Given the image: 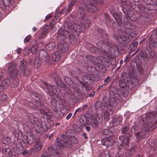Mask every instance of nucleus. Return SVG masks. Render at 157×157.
I'll return each mask as SVG.
<instances>
[{
    "instance_id": "f257e3e1",
    "label": "nucleus",
    "mask_w": 157,
    "mask_h": 157,
    "mask_svg": "<svg viewBox=\"0 0 157 157\" xmlns=\"http://www.w3.org/2000/svg\"><path fill=\"white\" fill-rule=\"evenodd\" d=\"M64 30H58L59 33L57 37L58 41L61 42H63L66 38L74 40L82 31L81 26L73 22H71L69 25L67 24H64Z\"/></svg>"
},
{
    "instance_id": "f03ea898",
    "label": "nucleus",
    "mask_w": 157,
    "mask_h": 157,
    "mask_svg": "<svg viewBox=\"0 0 157 157\" xmlns=\"http://www.w3.org/2000/svg\"><path fill=\"white\" fill-rule=\"evenodd\" d=\"M15 63H11L9 64L8 68V72L12 78L11 79V86L14 87H16L19 83L18 79L16 78L18 75V71L17 69L15 68Z\"/></svg>"
},
{
    "instance_id": "7ed1b4c3",
    "label": "nucleus",
    "mask_w": 157,
    "mask_h": 157,
    "mask_svg": "<svg viewBox=\"0 0 157 157\" xmlns=\"http://www.w3.org/2000/svg\"><path fill=\"white\" fill-rule=\"evenodd\" d=\"M101 117L100 115L96 114L93 117L92 126L95 128L98 126V124L101 123L103 120V118L106 121L109 119V113L107 111H104L101 113Z\"/></svg>"
},
{
    "instance_id": "20e7f679",
    "label": "nucleus",
    "mask_w": 157,
    "mask_h": 157,
    "mask_svg": "<svg viewBox=\"0 0 157 157\" xmlns=\"http://www.w3.org/2000/svg\"><path fill=\"white\" fill-rule=\"evenodd\" d=\"M97 47H94L93 46L90 47V51L92 52L98 51L106 56L110 55L109 47L105 43H97Z\"/></svg>"
},
{
    "instance_id": "39448f33",
    "label": "nucleus",
    "mask_w": 157,
    "mask_h": 157,
    "mask_svg": "<svg viewBox=\"0 0 157 157\" xmlns=\"http://www.w3.org/2000/svg\"><path fill=\"white\" fill-rule=\"evenodd\" d=\"M43 84L46 87L44 90L51 97L53 96L54 94L57 96L59 95L61 91L59 88V87L55 88L54 86L49 85L45 82H44Z\"/></svg>"
},
{
    "instance_id": "423d86ee",
    "label": "nucleus",
    "mask_w": 157,
    "mask_h": 157,
    "mask_svg": "<svg viewBox=\"0 0 157 157\" xmlns=\"http://www.w3.org/2000/svg\"><path fill=\"white\" fill-rule=\"evenodd\" d=\"M56 145H54V147H50L49 148L55 149L56 151H55L54 152L56 154H59L61 152L59 150L62 149L64 146L68 147V145L67 144V141L64 142L63 140L61 139H56Z\"/></svg>"
},
{
    "instance_id": "0eeeda50",
    "label": "nucleus",
    "mask_w": 157,
    "mask_h": 157,
    "mask_svg": "<svg viewBox=\"0 0 157 157\" xmlns=\"http://www.w3.org/2000/svg\"><path fill=\"white\" fill-rule=\"evenodd\" d=\"M82 5L84 7H87V10L90 12H94L98 10V8L94 5V2L92 0H83Z\"/></svg>"
},
{
    "instance_id": "6e6552de",
    "label": "nucleus",
    "mask_w": 157,
    "mask_h": 157,
    "mask_svg": "<svg viewBox=\"0 0 157 157\" xmlns=\"http://www.w3.org/2000/svg\"><path fill=\"white\" fill-rule=\"evenodd\" d=\"M26 62L25 60H22L20 62L19 72L21 74L28 76L30 74L29 70L25 69Z\"/></svg>"
},
{
    "instance_id": "1a4fd4ad",
    "label": "nucleus",
    "mask_w": 157,
    "mask_h": 157,
    "mask_svg": "<svg viewBox=\"0 0 157 157\" xmlns=\"http://www.w3.org/2000/svg\"><path fill=\"white\" fill-rule=\"evenodd\" d=\"M57 47L58 49L61 52H65L68 50V45L67 43H64L63 44L59 43L58 44Z\"/></svg>"
},
{
    "instance_id": "9d476101",
    "label": "nucleus",
    "mask_w": 157,
    "mask_h": 157,
    "mask_svg": "<svg viewBox=\"0 0 157 157\" xmlns=\"http://www.w3.org/2000/svg\"><path fill=\"white\" fill-rule=\"evenodd\" d=\"M39 56L40 58L43 59H44V61L46 62L48 61L50 59V56L48 55L47 53L44 50H40V52Z\"/></svg>"
},
{
    "instance_id": "9b49d317",
    "label": "nucleus",
    "mask_w": 157,
    "mask_h": 157,
    "mask_svg": "<svg viewBox=\"0 0 157 157\" xmlns=\"http://www.w3.org/2000/svg\"><path fill=\"white\" fill-rule=\"evenodd\" d=\"M64 80L66 83L69 85L71 88L74 89H76L78 88L77 86L73 82L72 80H71L69 77H65L64 78Z\"/></svg>"
},
{
    "instance_id": "f8f14e48",
    "label": "nucleus",
    "mask_w": 157,
    "mask_h": 157,
    "mask_svg": "<svg viewBox=\"0 0 157 157\" xmlns=\"http://www.w3.org/2000/svg\"><path fill=\"white\" fill-rule=\"evenodd\" d=\"M93 119L92 120L90 118H86V117H83L80 120V122L82 124V126H85L86 124H91L92 125Z\"/></svg>"
},
{
    "instance_id": "ddd939ff",
    "label": "nucleus",
    "mask_w": 157,
    "mask_h": 157,
    "mask_svg": "<svg viewBox=\"0 0 157 157\" xmlns=\"http://www.w3.org/2000/svg\"><path fill=\"white\" fill-rule=\"evenodd\" d=\"M11 4L10 0H0V8L4 10L6 6H9Z\"/></svg>"
},
{
    "instance_id": "4468645a",
    "label": "nucleus",
    "mask_w": 157,
    "mask_h": 157,
    "mask_svg": "<svg viewBox=\"0 0 157 157\" xmlns=\"http://www.w3.org/2000/svg\"><path fill=\"white\" fill-rule=\"evenodd\" d=\"M82 6H80L78 8V16L79 15V17L81 19H83L85 16V10L83 8V6L84 7V6H83L82 5ZM84 7L85 8V7Z\"/></svg>"
},
{
    "instance_id": "2eb2a0df",
    "label": "nucleus",
    "mask_w": 157,
    "mask_h": 157,
    "mask_svg": "<svg viewBox=\"0 0 157 157\" xmlns=\"http://www.w3.org/2000/svg\"><path fill=\"white\" fill-rule=\"evenodd\" d=\"M80 23L82 26L85 28H88L90 24V21L87 19H82L80 21Z\"/></svg>"
},
{
    "instance_id": "dca6fc26",
    "label": "nucleus",
    "mask_w": 157,
    "mask_h": 157,
    "mask_svg": "<svg viewBox=\"0 0 157 157\" xmlns=\"http://www.w3.org/2000/svg\"><path fill=\"white\" fill-rule=\"evenodd\" d=\"M55 46L56 44L54 42H51L46 45L45 48L48 51H52L54 49Z\"/></svg>"
},
{
    "instance_id": "f3484780",
    "label": "nucleus",
    "mask_w": 157,
    "mask_h": 157,
    "mask_svg": "<svg viewBox=\"0 0 157 157\" xmlns=\"http://www.w3.org/2000/svg\"><path fill=\"white\" fill-rule=\"evenodd\" d=\"M92 76L90 74H87L82 77V79L86 83H88L91 79Z\"/></svg>"
},
{
    "instance_id": "a211bd4d",
    "label": "nucleus",
    "mask_w": 157,
    "mask_h": 157,
    "mask_svg": "<svg viewBox=\"0 0 157 157\" xmlns=\"http://www.w3.org/2000/svg\"><path fill=\"white\" fill-rule=\"evenodd\" d=\"M54 81L58 86L62 88L64 87L65 85L64 83L60 81L58 77H55L54 78Z\"/></svg>"
},
{
    "instance_id": "6ab92c4d",
    "label": "nucleus",
    "mask_w": 157,
    "mask_h": 157,
    "mask_svg": "<svg viewBox=\"0 0 157 157\" xmlns=\"http://www.w3.org/2000/svg\"><path fill=\"white\" fill-rule=\"evenodd\" d=\"M101 142L103 145L105 146L106 147L111 144V142L109 139L105 137L101 140Z\"/></svg>"
},
{
    "instance_id": "aec40b11",
    "label": "nucleus",
    "mask_w": 157,
    "mask_h": 157,
    "mask_svg": "<svg viewBox=\"0 0 157 157\" xmlns=\"http://www.w3.org/2000/svg\"><path fill=\"white\" fill-rule=\"evenodd\" d=\"M121 120V119L120 117L114 118L111 121L113 125V126L117 125L119 124Z\"/></svg>"
},
{
    "instance_id": "412c9836",
    "label": "nucleus",
    "mask_w": 157,
    "mask_h": 157,
    "mask_svg": "<svg viewBox=\"0 0 157 157\" xmlns=\"http://www.w3.org/2000/svg\"><path fill=\"white\" fill-rule=\"evenodd\" d=\"M52 57L53 61H57L59 59L60 56L59 53L57 52H56L52 54Z\"/></svg>"
},
{
    "instance_id": "4be33fe9",
    "label": "nucleus",
    "mask_w": 157,
    "mask_h": 157,
    "mask_svg": "<svg viewBox=\"0 0 157 157\" xmlns=\"http://www.w3.org/2000/svg\"><path fill=\"white\" fill-rule=\"evenodd\" d=\"M119 139L123 144H127L128 143L129 138L124 136H121L119 137Z\"/></svg>"
},
{
    "instance_id": "5701e85b",
    "label": "nucleus",
    "mask_w": 157,
    "mask_h": 157,
    "mask_svg": "<svg viewBox=\"0 0 157 157\" xmlns=\"http://www.w3.org/2000/svg\"><path fill=\"white\" fill-rule=\"evenodd\" d=\"M42 147V145L40 142H36L34 147V151L36 152L40 151Z\"/></svg>"
},
{
    "instance_id": "b1692460",
    "label": "nucleus",
    "mask_w": 157,
    "mask_h": 157,
    "mask_svg": "<svg viewBox=\"0 0 157 157\" xmlns=\"http://www.w3.org/2000/svg\"><path fill=\"white\" fill-rule=\"evenodd\" d=\"M48 27H42V32L41 35L39 36L40 39L44 38L46 34L47 33Z\"/></svg>"
},
{
    "instance_id": "393cba45",
    "label": "nucleus",
    "mask_w": 157,
    "mask_h": 157,
    "mask_svg": "<svg viewBox=\"0 0 157 157\" xmlns=\"http://www.w3.org/2000/svg\"><path fill=\"white\" fill-rule=\"evenodd\" d=\"M41 65V61L39 58L36 57L34 62V66L36 68H38Z\"/></svg>"
},
{
    "instance_id": "a878e982",
    "label": "nucleus",
    "mask_w": 157,
    "mask_h": 157,
    "mask_svg": "<svg viewBox=\"0 0 157 157\" xmlns=\"http://www.w3.org/2000/svg\"><path fill=\"white\" fill-rule=\"evenodd\" d=\"M128 31L129 29H126V32L123 31H120L119 32V33L121 35L120 37H121V39H122L121 37L124 38L126 37L127 36H128Z\"/></svg>"
},
{
    "instance_id": "bb28decb",
    "label": "nucleus",
    "mask_w": 157,
    "mask_h": 157,
    "mask_svg": "<svg viewBox=\"0 0 157 157\" xmlns=\"http://www.w3.org/2000/svg\"><path fill=\"white\" fill-rule=\"evenodd\" d=\"M136 147L134 144H132L126 147L127 150L130 151L131 153H132L135 151Z\"/></svg>"
},
{
    "instance_id": "cd10ccee",
    "label": "nucleus",
    "mask_w": 157,
    "mask_h": 157,
    "mask_svg": "<svg viewBox=\"0 0 157 157\" xmlns=\"http://www.w3.org/2000/svg\"><path fill=\"white\" fill-rule=\"evenodd\" d=\"M86 58L88 60L90 61L95 63H96L95 62V61L97 60V59L96 57H95L92 56L88 55L86 56Z\"/></svg>"
},
{
    "instance_id": "c85d7f7f",
    "label": "nucleus",
    "mask_w": 157,
    "mask_h": 157,
    "mask_svg": "<svg viewBox=\"0 0 157 157\" xmlns=\"http://www.w3.org/2000/svg\"><path fill=\"white\" fill-rule=\"evenodd\" d=\"M2 141L3 143L5 144H9L11 142V139L8 137H5L2 139Z\"/></svg>"
},
{
    "instance_id": "c756f323",
    "label": "nucleus",
    "mask_w": 157,
    "mask_h": 157,
    "mask_svg": "<svg viewBox=\"0 0 157 157\" xmlns=\"http://www.w3.org/2000/svg\"><path fill=\"white\" fill-rule=\"evenodd\" d=\"M75 0H72L71 3H70L68 5V7L67 9V10L68 12H70L71 11L72 7L74 5L75 2Z\"/></svg>"
},
{
    "instance_id": "7c9ffc66",
    "label": "nucleus",
    "mask_w": 157,
    "mask_h": 157,
    "mask_svg": "<svg viewBox=\"0 0 157 157\" xmlns=\"http://www.w3.org/2000/svg\"><path fill=\"white\" fill-rule=\"evenodd\" d=\"M10 82L9 78H7L4 79L2 82V85L3 86H6L9 85Z\"/></svg>"
},
{
    "instance_id": "2f4dec72",
    "label": "nucleus",
    "mask_w": 157,
    "mask_h": 157,
    "mask_svg": "<svg viewBox=\"0 0 157 157\" xmlns=\"http://www.w3.org/2000/svg\"><path fill=\"white\" fill-rule=\"evenodd\" d=\"M138 33V32L136 31H132L131 30L129 29L128 35L131 36V37H135Z\"/></svg>"
},
{
    "instance_id": "473e14b6",
    "label": "nucleus",
    "mask_w": 157,
    "mask_h": 157,
    "mask_svg": "<svg viewBox=\"0 0 157 157\" xmlns=\"http://www.w3.org/2000/svg\"><path fill=\"white\" fill-rule=\"evenodd\" d=\"M21 140H23V143L25 144H27L30 143V142L28 139V138L26 136L24 135V136H22Z\"/></svg>"
},
{
    "instance_id": "72a5a7b5",
    "label": "nucleus",
    "mask_w": 157,
    "mask_h": 157,
    "mask_svg": "<svg viewBox=\"0 0 157 157\" xmlns=\"http://www.w3.org/2000/svg\"><path fill=\"white\" fill-rule=\"evenodd\" d=\"M38 48V46L37 45H33L31 48V52L32 53L34 54L36 53Z\"/></svg>"
},
{
    "instance_id": "f704fd0d",
    "label": "nucleus",
    "mask_w": 157,
    "mask_h": 157,
    "mask_svg": "<svg viewBox=\"0 0 157 157\" xmlns=\"http://www.w3.org/2000/svg\"><path fill=\"white\" fill-rule=\"evenodd\" d=\"M107 108L108 111L112 112L114 109V107L111 104H108L107 105Z\"/></svg>"
},
{
    "instance_id": "c9c22d12",
    "label": "nucleus",
    "mask_w": 157,
    "mask_h": 157,
    "mask_svg": "<svg viewBox=\"0 0 157 157\" xmlns=\"http://www.w3.org/2000/svg\"><path fill=\"white\" fill-rule=\"evenodd\" d=\"M68 12L67 11V8L65 7L62 9L60 12V13L61 15L63 14L64 15H65L67 14Z\"/></svg>"
},
{
    "instance_id": "e433bc0d",
    "label": "nucleus",
    "mask_w": 157,
    "mask_h": 157,
    "mask_svg": "<svg viewBox=\"0 0 157 157\" xmlns=\"http://www.w3.org/2000/svg\"><path fill=\"white\" fill-rule=\"evenodd\" d=\"M111 133L110 131L108 129H105L102 132V133L104 135H110V134L109 133Z\"/></svg>"
},
{
    "instance_id": "4c0bfd02",
    "label": "nucleus",
    "mask_w": 157,
    "mask_h": 157,
    "mask_svg": "<svg viewBox=\"0 0 157 157\" xmlns=\"http://www.w3.org/2000/svg\"><path fill=\"white\" fill-rule=\"evenodd\" d=\"M13 133L15 137L17 139L19 136L18 131L15 130L13 131Z\"/></svg>"
},
{
    "instance_id": "58836bf2",
    "label": "nucleus",
    "mask_w": 157,
    "mask_h": 157,
    "mask_svg": "<svg viewBox=\"0 0 157 157\" xmlns=\"http://www.w3.org/2000/svg\"><path fill=\"white\" fill-rule=\"evenodd\" d=\"M31 38V36L30 35H28L24 39V42L25 43H28L29 42Z\"/></svg>"
},
{
    "instance_id": "ea45409f",
    "label": "nucleus",
    "mask_w": 157,
    "mask_h": 157,
    "mask_svg": "<svg viewBox=\"0 0 157 157\" xmlns=\"http://www.w3.org/2000/svg\"><path fill=\"white\" fill-rule=\"evenodd\" d=\"M8 98L7 95L3 94L2 95L1 97V100L2 101H6Z\"/></svg>"
},
{
    "instance_id": "a19ab883",
    "label": "nucleus",
    "mask_w": 157,
    "mask_h": 157,
    "mask_svg": "<svg viewBox=\"0 0 157 157\" xmlns=\"http://www.w3.org/2000/svg\"><path fill=\"white\" fill-rule=\"evenodd\" d=\"M6 151V153L8 154V155L10 157H13V156L12 154V152L10 150V149H7V150Z\"/></svg>"
},
{
    "instance_id": "79ce46f5",
    "label": "nucleus",
    "mask_w": 157,
    "mask_h": 157,
    "mask_svg": "<svg viewBox=\"0 0 157 157\" xmlns=\"http://www.w3.org/2000/svg\"><path fill=\"white\" fill-rule=\"evenodd\" d=\"M51 105L55 108H56V107L57 106V105L56 101V100L54 99H53L51 101Z\"/></svg>"
},
{
    "instance_id": "37998d69",
    "label": "nucleus",
    "mask_w": 157,
    "mask_h": 157,
    "mask_svg": "<svg viewBox=\"0 0 157 157\" xmlns=\"http://www.w3.org/2000/svg\"><path fill=\"white\" fill-rule=\"evenodd\" d=\"M128 129V127L127 126L124 127L122 129L121 132L123 134L126 133Z\"/></svg>"
},
{
    "instance_id": "c03bdc74",
    "label": "nucleus",
    "mask_w": 157,
    "mask_h": 157,
    "mask_svg": "<svg viewBox=\"0 0 157 157\" xmlns=\"http://www.w3.org/2000/svg\"><path fill=\"white\" fill-rule=\"evenodd\" d=\"M92 1H93L94 2V1H95L96 3L100 5L101 4L104 3L103 0H92Z\"/></svg>"
},
{
    "instance_id": "a18cd8bd",
    "label": "nucleus",
    "mask_w": 157,
    "mask_h": 157,
    "mask_svg": "<svg viewBox=\"0 0 157 157\" xmlns=\"http://www.w3.org/2000/svg\"><path fill=\"white\" fill-rule=\"evenodd\" d=\"M110 77L107 76L106 79L104 80V82L105 84H107L110 81L109 80Z\"/></svg>"
},
{
    "instance_id": "49530a36",
    "label": "nucleus",
    "mask_w": 157,
    "mask_h": 157,
    "mask_svg": "<svg viewBox=\"0 0 157 157\" xmlns=\"http://www.w3.org/2000/svg\"><path fill=\"white\" fill-rule=\"evenodd\" d=\"M151 147H156L157 148V141L156 140H155L154 142L153 143H152L151 145Z\"/></svg>"
},
{
    "instance_id": "de8ad7c7",
    "label": "nucleus",
    "mask_w": 157,
    "mask_h": 157,
    "mask_svg": "<svg viewBox=\"0 0 157 157\" xmlns=\"http://www.w3.org/2000/svg\"><path fill=\"white\" fill-rule=\"evenodd\" d=\"M150 44L152 46H154L155 47H157V42H152V41H150Z\"/></svg>"
},
{
    "instance_id": "09e8293b",
    "label": "nucleus",
    "mask_w": 157,
    "mask_h": 157,
    "mask_svg": "<svg viewBox=\"0 0 157 157\" xmlns=\"http://www.w3.org/2000/svg\"><path fill=\"white\" fill-rule=\"evenodd\" d=\"M151 123H150L148 124L147 125V129H148V130L149 131H152L153 130V128H151Z\"/></svg>"
},
{
    "instance_id": "8fccbe9b",
    "label": "nucleus",
    "mask_w": 157,
    "mask_h": 157,
    "mask_svg": "<svg viewBox=\"0 0 157 157\" xmlns=\"http://www.w3.org/2000/svg\"><path fill=\"white\" fill-rule=\"evenodd\" d=\"M72 113H69L68 115L66 117V119L67 120H69L71 118V117L72 116Z\"/></svg>"
},
{
    "instance_id": "3c124183",
    "label": "nucleus",
    "mask_w": 157,
    "mask_h": 157,
    "mask_svg": "<svg viewBox=\"0 0 157 157\" xmlns=\"http://www.w3.org/2000/svg\"><path fill=\"white\" fill-rule=\"evenodd\" d=\"M85 129L87 131H90L91 130V128L90 126H86L85 127Z\"/></svg>"
},
{
    "instance_id": "603ef678",
    "label": "nucleus",
    "mask_w": 157,
    "mask_h": 157,
    "mask_svg": "<svg viewBox=\"0 0 157 157\" xmlns=\"http://www.w3.org/2000/svg\"><path fill=\"white\" fill-rule=\"evenodd\" d=\"M4 86L2 85H0V92H2L3 90Z\"/></svg>"
},
{
    "instance_id": "864d4df0",
    "label": "nucleus",
    "mask_w": 157,
    "mask_h": 157,
    "mask_svg": "<svg viewBox=\"0 0 157 157\" xmlns=\"http://www.w3.org/2000/svg\"><path fill=\"white\" fill-rule=\"evenodd\" d=\"M142 133L140 132H137L136 133V138L139 137L140 135H142Z\"/></svg>"
},
{
    "instance_id": "5fc2aeb1",
    "label": "nucleus",
    "mask_w": 157,
    "mask_h": 157,
    "mask_svg": "<svg viewBox=\"0 0 157 157\" xmlns=\"http://www.w3.org/2000/svg\"><path fill=\"white\" fill-rule=\"evenodd\" d=\"M51 17V15L50 14H48L45 17V19L46 20H48Z\"/></svg>"
},
{
    "instance_id": "6e6d98bb",
    "label": "nucleus",
    "mask_w": 157,
    "mask_h": 157,
    "mask_svg": "<svg viewBox=\"0 0 157 157\" xmlns=\"http://www.w3.org/2000/svg\"><path fill=\"white\" fill-rule=\"evenodd\" d=\"M82 136L83 137L84 139H87L88 137L86 136V134L85 133H83L82 134Z\"/></svg>"
},
{
    "instance_id": "4d7b16f0",
    "label": "nucleus",
    "mask_w": 157,
    "mask_h": 157,
    "mask_svg": "<svg viewBox=\"0 0 157 157\" xmlns=\"http://www.w3.org/2000/svg\"><path fill=\"white\" fill-rule=\"evenodd\" d=\"M21 50V48H18L16 50L18 54H19Z\"/></svg>"
},
{
    "instance_id": "13d9d810",
    "label": "nucleus",
    "mask_w": 157,
    "mask_h": 157,
    "mask_svg": "<svg viewBox=\"0 0 157 157\" xmlns=\"http://www.w3.org/2000/svg\"><path fill=\"white\" fill-rule=\"evenodd\" d=\"M55 24V22L54 21H53L52 22H51L50 24V25L51 27H53L54 26V25Z\"/></svg>"
},
{
    "instance_id": "bf43d9fd",
    "label": "nucleus",
    "mask_w": 157,
    "mask_h": 157,
    "mask_svg": "<svg viewBox=\"0 0 157 157\" xmlns=\"http://www.w3.org/2000/svg\"><path fill=\"white\" fill-rule=\"evenodd\" d=\"M87 107V105H83L82 107H81L82 110L83 111L86 109Z\"/></svg>"
},
{
    "instance_id": "052dcab7",
    "label": "nucleus",
    "mask_w": 157,
    "mask_h": 157,
    "mask_svg": "<svg viewBox=\"0 0 157 157\" xmlns=\"http://www.w3.org/2000/svg\"><path fill=\"white\" fill-rule=\"evenodd\" d=\"M77 110L78 112H80L83 110H82V109L81 107H80L79 108L77 109Z\"/></svg>"
},
{
    "instance_id": "680f3d73",
    "label": "nucleus",
    "mask_w": 157,
    "mask_h": 157,
    "mask_svg": "<svg viewBox=\"0 0 157 157\" xmlns=\"http://www.w3.org/2000/svg\"><path fill=\"white\" fill-rule=\"evenodd\" d=\"M40 113L43 114H46V112L45 111H44L43 110H40Z\"/></svg>"
},
{
    "instance_id": "e2e57ef3",
    "label": "nucleus",
    "mask_w": 157,
    "mask_h": 157,
    "mask_svg": "<svg viewBox=\"0 0 157 157\" xmlns=\"http://www.w3.org/2000/svg\"><path fill=\"white\" fill-rule=\"evenodd\" d=\"M128 56H127L124 59V61L126 62V63H127L128 62V61H127L128 58Z\"/></svg>"
},
{
    "instance_id": "0e129e2a",
    "label": "nucleus",
    "mask_w": 157,
    "mask_h": 157,
    "mask_svg": "<svg viewBox=\"0 0 157 157\" xmlns=\"http://www.w3.org/2000/svg\"><path fill=\"white\" fill-rule=\"evenodd\" d=\"M106 84H103L102 85L100 86L101 87H102V88H103L105 87Z\"/></svg>"
},
{
    "instance_id": "69168bd1",
    "label": "nucleus",
    "mask_w": 157,
    "mask_h": 157,
    "mask_svg": "<svg viewBox=\"0 0 157 157\" xmlns=\"http://www.w3.org/2000/svg\"><path fill=\"white\" fill-rule=\"evenodd\" d=\"M123 60L122 59V60H121L120 61V64H121L123 63Z\"/></svg>"
},
{
    "instance_id": "338daca9",
    "label": "nucleus",
    "mask_w": 157,
    "mask_h": 157,
    "mask_svg": "<svg viewBox=\"0 0 157 157\" xmlns=\"http://www.w3.org/2000/svg\"><path fill=\"white\" fill-rule=\"evenodd\" d=\"M33 31H36V28L35 27H33Z\"/></svg>"
},
{
    "instance_id": "774afa93",
    "label": "nucleus",
    "mask_w": 157,
    "mask_h": 157,
    "mask_svg": "<svg viewBox=\"0 0 157 157\" xmlns=\"http://www.w3.org/2000/svg\"><path fill=\"white\" fill-rule=\"evenodd\" d=\"M105 17L106 19H109V16L107 14H105Z\"/></svg>"
}]
</instances>
